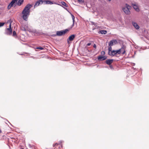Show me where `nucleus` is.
I'll list each match as a JSON object with an SVG mask.
<instances>
[{
  "label": "nucleus",
  "mask_w": 149,
  "mask_h": 149,
  "mask_svg": "<svg viewBox=\"0 0 149 149\" xmlns=\"http://www.w3.org/2000/svg\"><path fill=\"white\" fill-rule=\"evenodd\" d=\"M32 7V5L28 4L22 10V18L24 20L27 21L28 17L30 14V9Z\"/></svg>",
  "instance_id": "nucleus-1"
},
{
  "label": "nucleus",
  "mask_w": 149,
  "mask_h": 149,
  "mask_svg": "<svg viewBox=\"0 0 149 149\" xmlns=\"http://www.w3.org/2000/svg\"><path fill=\"white\" fill-rule=\"evenodd\" d=\"M126 6L123 8V10L124 13L127 15H129L130 13V10L131 8V7L127 4H126Z\"/></svg>",
  "instance_id": "nucleus-2"
},
{
  "label": "nucleus",
  "mask_w": 149,
  "mask_h": 149,
  "mask_svg": "<svg viewBox=\"0 0 149 149\" xmlns=\"http://www.w3.org/2000/svg\"><path fill=\"white\" fill-rule=\"evenodd\" d=\"M68 31V29H66L64 30L57 31L56 35L58 36H61L64 35L67 31Z\"/></svg>",
  "instance_id": "nucleus-3"
},
{
  "label": "nucleus",
  "mask_w": 149,
  "mask_h": 149,
  "mask_svg": "<svg viewBox=\"0 0 149 149\" xmlns=\"http://www.w3.org/2000/svg\"><path fill=\"white\" fill-rule=\"evenodd\" d=\"M119 51L117 50H113L111 52H109V55L111 56H114L117 54H119Z\"/></svg>",
  "instance_id": "nucleus-4"
},
{
  "label": "nucleus",
  "mask_w": 149,
  "mask_h": 149,
  "mask_svg": "<svg viewBox=\"0 0 149 149\" xmlns=\"http://www.w3.org/2000/svg\"><path fill=\"white\" fill-rule=\"evenodd\" d=\"M126 47L124 46H123L121 48L118 50V51H119V54L121 52H122V54H124L125 53V49Z\"/></svg>",
  "instance_id": "nucleus-5"
},
{
  "label": "nucleus",
  "mask_w": 149,
  "mask_h": 149,
  "mask_svg": "<svg viewBox=\"0 0 149 149\" xmlns=\"http://www.w3.org/2000/svg\"><path fill=\"white\" fill-rule=\"evenodd\" d=\"M118 43L117 41L116 40H112L110 41L109 46H112L114 44H116Z\"/></svg>",
  "instance_id": "nucleus-6"
},
{
  "label": "nucleus",
  "mask_w": 149,
  "mask_h": 149,
  "mask_svg": "<svg viewBox=\"0 0 149 149\" xmlns=\"http://www.w3.org/2000/svg\"><path fill=\"white\" fill-rule=\"evenodd\" d=\"M75 35H72L69 37L68 39H67V41L68 43H69V41H72L75 38Z\"/></svg>",
  "instance_id": "nucleus-7"
},
{
  "label": "nucleus",
  "mask_w": 149,
  "mask_h": 149,
  "mask_svg": "<svg viewBox=\"0 0 149 149\" xmlns=\"http://www.w3.org/2000/svg\"><path fill=\"white\" fill-rule=\"evenodd\" d=\"M43 3V1L42 0H39L37 1L35 3L34 5V8L37 7L40 5L42 4Z\"/></svg>",
  "instance_id": "nucleus-8"
},
{
  "label": "nucleus",
  "mask_w": 149,
  "mask_h": 149,
  "mask_svg": "<svg viewBox=\"0 0 149 149\" xmlns=\"http://www.w3.org/2000/svg\"><path fill=\"white\" fill-rule=\"evenodd\" d=\"M132 6L133 7L134 9L137 11H139V10L137 5L135 3H132Z\"/></svg>",
  "instance_id": "nucleus-9"
},
{
  "label": "nucleus",
  "mask_w": 149,
  "mask_h": 149,
  "mask_svg": "<svg viewBox=\"0 0 149 149\" xmlns=\"http://www.w3.org/2000/svg\"><path fill=\"white\" fill-rule=\"evenodd\" d=\"M107 58L106 56H99L97 58V59L100 61H103L105 60Z\"/></svg>",
  "instance_id": "nucleus-10"
},
{
  "label": "nucleus",
  "mask_w": 149,
  "mask_h": 149,
  "mask_svg": "<svg viewBox=\"0 0 149 149\" xmlns=\"http://www.w3.org/2000/svg\"><path fill=\"white\" fill-rule=\"evenodd\" d=\"M113 61L112 59H108L106 61V63L108 65H111L113 62Z\"/></svg>",
  "instance_id": "nucleus-11"
},
{
  "label": "nucleus",
  "mask_w": 149,
  "mask_h": 149,
  "mask_svg": "<svg viewBox=\"0 0 149 149\" xmlns=\"http://www.w3.org/2000/svg\"><path fill=\"white\" fill-rule=\"evenodd\" d=\"M132 24L136 29H139V26L136 23L134 22H132Z\"/></svg>",
  "instance_id": "nucleus-12"
},
{
  "label": "nucleus",
  "mask_w": 149,
  "mask_h": 149,
  "mask_svg": "<svg viewBox=\"0 0 149 149\" xmlns=\"http://www.w3.org/2000/svg\"><path fill=\"white\" fill-rule=\"evenodd\" d=\"M28 28V26L27 25L24 26L22 25L20 27V29L21 30L26 31L27 29Z\"/></svg>",
  "instance_id": "nucleus-13"
},
{
  "label": "nucleus",
  "mask_w": 149,
  "mask_h": 149,
  "mask_svg": "<svg viewBox=\"0 0 149 149\" xmlns=\"http://www.w3.org/2000/svg\"><path fill=\"white\" fill-rule=\"evenodd\" d=\"M7 30L9 31V33H7L8 34H10L12 33V30L11 29V24L10 23L9 25V28L7 29Z\"/></svg>",
  "instance_id": "nucleus-14"
},
{
  "label": "nucleus",
  "mask_w": 149,
  "mask_h": 149,
  "mask_svg": "<svg viewBox=\"0 0 149 149\" xmlns=\"http://www.w3.org/2000/svg\"><path fill=\"white\" fill-rule=\"evenodd\" d=\"M44 2L45 4H53V3L50 1H44Z\"/></svg>",
  "instance_id": "nucleus-15"
},
{
  "label": "nucleus",
  "mask_w": 149,
  "mask_h": 149,
  "mask_svg": "<svg viewBox=\"0 0 149 149\" xmlns=\"http://www.w3.org/2000/svg\"><path fill=\"white\" fill-rule=\"evenodd\" d=\"M99 33L105 34L107 33V31L106 30H101L99 31Z\"/></svg>",
  "instance_id": "nucleus-16"
},
{
  "label": "nucleus",
  "mask_w": 149,
  "mask_h": 149,
  "mask_svg": "<svg viewBox=\"0 0 149 149\" xmlns=\"http://www.w3.org/2000/svg\"><path fill=\"white\" fill-rule=\"evenodd\" d=\"M17 0H12L10 4L11 6H13L14 3L17 2Z\"/></svg>",
  "instance_id": "nucleus-17"
},
{
  "label": "nucleus",
  "mask_w": 149,
  "mask_h": 149,
  "mask_svg": "<svg viewBox=\"0 0 149 149\" xmlns=\"http://www.w3.org/2000/svg\"><path fill=\"white\" fill-rule=\"evenodd\" d=\"M71 16H72V20H73V24L71 26V28H72L74 26V21H74V18H75L74 16L73 15H72V14H71Z\"/></svg>",
  "instance_id": "nucleus-18"
},
{
  "label": "nucleus",
  "mask_w": 149,
  "mask_h": 149,
  "mask_svg": "<svg viewBox=\"0 0 149 149\" xmlns=\"http://www.w3.org/2000/svg\"><path fill=\"white\" fill-rule=\"evenodd\" d=\"M24 0H19L17 3V4L19 6H20L23 2Z\"/></svg>",
  "instance_id": "nucleus-19"
},
{
  "label": "nucleus",
  "mask_w": 149,
  "mask_h": 149,
  "mask_svg": "<svg viewBox=\"0 0 149 149\" xmlns=\"http://www.w3.org/2000/svg\"><path fill=\"white\" fill-rule=\"evenodd\" d=\"M61 3L63 5L65 6L66 7H68V5L66 4V3H65V2H64L63 1L61 2Z\"/></svg>",
  "instance_id": "nucleus-20"
},
{
  "label": "nucleus",
  "mask_w": 149,
  "mask_h": 149,
  "mask_svg": "<svg viewBox=\"0 0 149 149\" xmlns=\"http://www.w3.org/2000/svg\"><path fill=\"white\" fill-rule=\"evenodd\" d=\"M112 47L111 46H110L109 48V52H112Z\"/></svg>",
  "instance_id": "nucleus-21"
},
{
  "label": "nucleus",
  "mask_w": 149,
  "mask_h": 149,
  "mask_svg": "<svg viewBox=\"0 0 149 149\" xmlns=\"http://www.w3.org/2000/svg\"><path fill=\"white\" fill-rule=\"evenodd\" d=\"M78 1L80 3H83L84 2V0H78Z\"/></svg>",
  "instance_id": "nucleus-22"
},
{
  "label": "nucleus",
  "mask_w": 149,
  "mask_h": 149,
  "mask_svg": "<svg viewBox=\"0 0 149 149\" xmlns=\"http://www.w3.org/2000/svg\"><path fill=\"white\" fill-rule=\"evenodd\" d=\"M5 24V23L4 22H1L0 23V27H1L4 25Z\"/></svg>",
  "instance_id": "nucleus-23"
},
{
  "label": "nucleus",
  "mask_w": 149,
  "mask_h": 149,
  "mask_svg": "<svg viewBox=\"0 0 149 149\" xmlns=\"http://www.w3.org/2000/svg\"><path fill=\"white\" fill-rule=\"evenodd\" d=\"M59 144L58 143H56L55 144H53V147H55L57 145H58Z\"/></svg>",
  "instance_id": "nucleus-24"
},
{
  "label": "nucleus",
  "mask_w": 149,
  "mask_h": 149,
  "mask_svg": "<svg viewBox=\"0 0 149 149\" xmlns=\"http://www.w3.org/2000/svg\"><path fill=\"white\" fill-rule=\"evenodd\" d=\"M12 6H11L9 4L8 5V9H10Z\"/></svg>",
  "instance_id": "nucleus-25"
},
{
  "label": "nucleus",
  "mask_w": 149,
  "mask_h": 149,
  "mask_svg": "<svg viewBox=\"0 0 149 149\" xmlns=\"http://www.w3.org/2000/svg\"><path fill=\"white\" fill-rule=\"evenodd\" d=\"M36 48L37 49H40V50H42L44 49V48L42 47H38Z\"/></svg>",
  "instance_id": "nucleus-26"
},
{
  "label": "nucleus",
  "mask_w": 149,
  "mask_h": 149,
  "mask_svg": "<svg viewBox=\"0 0 149 149\" xmlns=\"http://www.w3.org/2000/svg\"><path fill=\"white\" fill-rule=\"evenodd\" d=\"M16 35V33L15 31H13V36H15Z\"/></svg>",
  "instance_id": "nucleus-27"
},
{
  "label": "nucleus",
  "mask_w": 149,
  "mask_h": 149,
  "mask_svg": "<svg viewBox=\"0 0 149 149\" xmlns=\"http://www.w3.org/2000/svg\"><path fill=\"white\" fill-rule=\"evenodd\" d=\"M105 54V52L104 51H102L101 52V54L102 55H104Z\"/></svg>",
  "instance_id": "nucleus-28"
},
{
  "label": "nucleus",
  "mask_w": 149,
  "mask_h": 149,
  "mask_svg": "<svg viewBox=\"0 0 149 149\" xmlns=\"http://www.w3.org/2000/svg\"><path fill=\"white\" fill-rule=\"evenodd\" d=\"M91 43H88L87 44V45L88 46H89L91 45Z\"/></svg>",
  "instance_id": "nucleus-29"
},
{
  "label": "nucleus",
  "mask_w": 149,
  "mask_h": 149,
  "mask_svg": "<svg viewBox=\"0 0 149 149\" xmlns=\"http://www.w3.org/2000/svg\"><path fill=\"white\" fill-rule=\"evenodd\" d=\"M93 47L95 48H96V45L95 44H94L93 45Z\"/></svg>",
  "instance_id": "nucleus-30"
},
{
  "label": "nucleus",
  "mask_w": 149,
  "mask_h": 149,
  "mask_svg": "<svg viewBox=\"0 0 149 149\" xmlns=\"http://www.w3.org/2000/svg\"><path fill=\"white\" fill-rule=\"evenodd\" d=\"M2 132V131L0 129V133H1Z\"/></svg>",
  "instance_id": "nucleus-31"
},
{
  "label": "nucleus",
  "mask_w": 149,
  "mask_h": 149,
  "mask_svg": "<svg viewBox=\"0 0 149 149\" xmlns=\"http://www.w3.org/2000/svg\"><path fill=\"white\" fill-rule=\"evenodd\" d=\"M92 23L93 24V25H94V22H92Z\"/></svg>",
  "instance_id": "nucleus-32"
},
{
  "label": "nucleus",
  "mask_w": 149,
  "mask_h": 149,
  "mask_svg": "<svg viewBox=\"0 0 149 149\" xmlns=\"http://www.w3.org/2000/svg\"><path fill=\"white\" fill-rule=\"evenodd\" d=\"M108 0V1H111V0Z\"/></svg>",
  "instance_id": "nucleus-33"
},
{
  "label": "nucleus",
  "mask_w": 149,
  "mask_h": 149,
  "mask_svg": "<svg viewBox=\"0 0 149 149\" xmlns=\"http://www.w3.org/2000/svg\"><path fill=\"white\" fill-rule=\"evenodd\" d=\"M65 9L66 10H67V8H65Z\"/></svg>",
  "instance_id": "nucleus-34"
}]
</instances>
